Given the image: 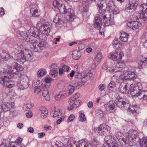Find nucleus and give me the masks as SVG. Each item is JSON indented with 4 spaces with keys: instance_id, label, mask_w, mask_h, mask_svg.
<instances>
[{
    "instance_id": "nucleus-46",
    "label": "nucleus",
    "mask_w": 147,
    "mask_h": 147,
    "mask_svg": "<svg viewBox=\"0 0 147 147\" xmlns=\"http://www.w3.org/2000/svg\"><path fill=\"white\" fill-rule=\"evenodd\" d=\"M115 135L116 136L117 139L120 142L121 141L124 139L122 137L123 134L120 131L116 132L115 133Z\"/></svg>"
},
{
    "instance_id": "nucleus-51",
    "label": "nucleus",
    "mask_w": 147,
    "mask_h": 147,
    "mask_svg": "<svg viewBox=\"0 0 147 147\" xmlns=\"http://www.w3.org/2000/svg\"><path fill=\"white\" fill-rule=\"evenodd\" d=\"M113 45L115 46L116 47L120 48L121 46V45L119 43L118 39L117 38H115L113 41Z\"/></svg>"
},
{
    "instance_id": "nucleus-40",
    "label": "nucleus",
    "mask_w": 147,
    "mask_h": 147,
    "mask_svg": "<svg viewBox=\"0 0 147 147\" xmlns=\"http://www.w3.org/2000/svg\"><path fill=\"white\" fill-rule=\"evenodd\" d=\"M42 95L46 100L49 101L50 100V97L49 96V91L47 88H45L43 90Z\"/></svg>"
},
{
    "instance_id": "nucleus-48",
    "label": "nucleus",
    "mask_w": 147,
    "mask_h": 147,
    "mask_svg": "<svg viewBox=\"0 0 147 147\" xmlns=\"http://www.w3.org/2000/svg\"><path fill=\"white\" fill-rule=\"evenodd\" d=\"M33 104L31 103H28L24 105L23 107L24 111H27L32 108L33 106Z\"/></svg>"
},
{
    "instance_id": "nucleus-44",
    "label": "nucleus",
    "mask_w": 147,
    "mask_h": 147,
    "mask_svg": "<svg viewBox=\"0 0 147 147\" xmlns=\"http://www.w3.org/2000/svg\"><path fill=\"white\" fill-rule=\"evenodd\" d=\"M85 73L84 74V76H83V77L81 78V82H80L77 84V86L80 87L82 85L84 84L89 79H87Z\"/></svg>"
},
{
    "instance_id": "nucleus-55",
    "label": "nucleus",
    "mask_w": 147,
    "mask_h": 147,
    "mask_svg": "<svg viewBox=\"0 0 147 147\" xmlns=\"http://www.w3.org/2000/svg\"><path fill=\"white\" fill-rule=\"evenodd\" d=\"M84 73L82 72L81 73L77 72L76 73L75 75V78H76L78 79H81L83 76H84Z\"/></svg>"
},
{
    "instance_id": "nucleus-5",
    "label": "nucleus",
    "mask_w": 147,
    "mask_h": 147,
    "mask_svg": "<svg viewBox=\"0 0 147 147\" xmlns=\"http://www.w3.org/2000/svg\"><path fill=\"white\" fill-rule=\"evenodd\" d=\"M102 2L97 3V5L99 8L98 13L100 14H102L103 21L105 26H109L112 25L114 23L111 20L110 14L108 11H106V7L104 6Z\"/></svg>"
},
{
    "instance_id": "nucleus-61",
    "label": "nucleus",
    "mask_w": 147,
    "mask_h": 147,
    "mask_svg": "<svg viewBox=\"0 0 147 147\" xmlns=\"http://www.w3.org/2000/svg\"><path fill=\"white\" fill-rule=\"evenodd\" d=\"M126 138H125V140L124 139L121 141V142L120 143L121 144V147H127L126 144H128L126 142Z\"/></svg>"
},
{
    "instance_id": "nucleus-42",
    "label": "nucleus",
    "mask_w": 147,
    "mask_h": 147,
    "mask_svg": "<svg viewBox=\"0 0 147 147\" xmlns=\"http://www.w3.org/2000/svg\"><path fill=\"white\" fill-rule=\"evenodd\" d=\"M39 38L40 41L42 44V43H44V45H45L46 44V40L47 39V37L45 35L43 34H39V37H38Z\"/></svg>"
},
{
    "instance_id": "nucleus-37",
    "label": "nucleus",
    "mask_w": 147,
    "mask_h": 147,
    "mask_svg": "<svg viewBox=\"0 0 147 147\" xmlns=\"http://www.w3.org/2000/svg\"><path fill=\"white\" fill-rule=\"evenodd\" d=\"M105 143H107L109 144L111 143V145L113 143H116L115 140L110 135L106 136L105 138Z\"/></svg>"
},
{
    "instance_id": "nucleus-12",
    "label": "nucleus",
    "mask_w": 147,
    "mask_h": 147,
    "mask_svg": "<svg viewBox=\"0 0 147 147\" xmlns=\"http://www.w3.org/2000/svg\"><path fill=\"white\" fill-rule=\"evenodd\" d=\"M138 5V0H129L128 3L125 8V11L131 13L135 10Z\"/></svg>"
},
{
    "instance_id": "nucleus-38",
    "label": "nucleus",
    "mask_w": 147,
    "mask_h": 147,
    "mask_svg": "<svg viewBox=\"0 0 147 147\" xmlns=\"http://www.w3.org/2000/svg\"><path fill=\"white\" fill-rule=\"evenodd\" d=\"M72 56L74 59L77 60L80 58L81 56V53L80 51L75 50L73 52Z\"/></svg>"
},
{
    "instance_id": "nucleus-18",
    "label": "nucleus",
    "mask_w": 147,
    "mask_h": 147,
    "mask_svg": "<svg viewBox=\"0 0 147 147\" xmlns=\"http://www.w3.org/2000/svg\"><path fill=\"white\" fill-rule=\"evenodd\" d=\"M26 5L27 6V7H31L30 12L33 17H36L40 15V13L38 12V10L37 9H34L33 7L35 6V5L32 4L30 1H28L26 3Z\"/></svg>"
},
{
    "instance_id": "nucleus-36",
    "label": "nucleus",
    "mask_w": 147,
    "mask_h": 147,
    "mask_svg": "<svg viewBox=\"0 0 147 147\" xmlns=\"http://www.w3.org/2000/svg\"><path fill=\"white\" fill-rule=\"evenodd\" d=\"M129 36V35L128 34L125 32H121V36L119 38L121 40L126 42L127 41Z\"/></svg>"
},
{
    "instance_id": "nucleus-6",
    "label": "nucleus",
    "mask_w": 147,
    "mask_h": 147,
    "mask_svg": "<svg viewBox=\"0 0 147 147\" xmlns=\"http://www.w3.org/2000/svg\"><path fill=\"white\" fill-rule=\"evenodd\" d=\"M24 50L23 45H21L18 47L16 48L14 52L12 53L11 57L17 60L20 63H23L26 61V59L24 57Z\"/></svg>"
},
{
    "instance_id": "nucleus-57",
    "label": "nucleus",
    "mask_w": 147,
    "mask_h": 147,
    "mask_svg": "<svg viewBox=\"0 0 147 147\" xmlns=\"http://www.w3.org/2000/svg\"><path fill=\"white\" fill-rule=\"evenodd\" d=\"M102 57V55L100 53H98L96 56V57L95 59V60L97 61L98 62L100 61Z\"/></svg>"
},
{
    "instance_id": "nucleus-56",
    "label": "nucleus",
    "mask_w": 147,
    "mask_h": 147,
    "mask_svg": "<svg viewBox=\"0 0 147 147\" xmlns=\"http://www.w3.org/2000/svg\"><path fill=\"white\" fill-rule=\"evenodd\" d=\"M115 86V84L114 82H111L109 84L108 86V89L109 90H111L113 88H114Z\"/></svg>"
},
{
    "instance_id": "nucleus-3",
    "label": "nucleus",
    "mask_w": 147,
    "mask_h": 147,
    "mask_svg": "<svg viewBox=\"0 0 147 147\" xmlns=\"http://www.w3.org/2000/svg\"><path fill=\"white\" fill-rule=\"evenodd\" d=\"M116 104L118 107L123 109H127L128 112L134 116L136 115L138 113L139 107L136 105L130 106L128 100H125L124 101L122 99L120 98L117 100Z\"/></svg>"
},
{
    "instance_id": "nucleus-33",
    "label": "nucleus",
    "mask_w": 147,
    "mask_h": 147,
    "mask_svg": "<svg viewBox=\"0 0 147 147\" xmlns=\"http://www.w3.org/2000/svg\"><path fill=\"white\" fill-rule=\"evenodd\" d=\"M51 115L53 117H56L59 116L61 115V113L58 110H56L55 108L51 109Z\"/></svg>"
},
{
    "instance_id": "nucleus-60",
    "label": "nucleus",
    "mask_w": 147,
    "mask_h": 147,
    "mask_svg": "<svg viewBox=\"0 0 147 147\" xmlns=\"http://www.w3.org/2000/svg\"><path fill=\"white\" fill-rule=\"evenodd\" d=\"M74 115L73 114H71L69 116L67 119V121L68 122H71L74 120Z\"/></svg>"
},
{
    "instance_id": "nucleus-30",
    "label": "nucleus",
    "mask_w": 147,
    "mask_h": 147,
    "mask_svg": "<svg viewBox=\"0 0 147 147\" xmlns=\"http://www.w3.org/2000/svg\"><path fill=\"white\" fill-rule=\"evenodd\" d=\"M77 147H92V145L90 143L85 141L84 140H81L78 146L76 145Z\"/></svg>"
},
{
    "instance_id": "nucleus-15",
    "label": "nucleus",
    "mask_w": 147,
    "mask_h": 147,
    "mask_svg": "<svg viewBox=\"0 0 147 147\" xmlns=\"http://www.w3.org/2000/svg\"><path fill=\"white\" fill-rule=\"evenodd\" d=\"M0 83L9 88H11L15 85L14 82L7 76L0 78Z\"/></svg>"
},
{
    "instance_id": "nucleus-24",
    "label": "nucleus",
    "mask_w": 147,
    "mask_h": 147,
    "mask_svg": "<svg viewBox=\"0 0 147 147\" xmlns=\"http://www.w3.org/2000/svg\"><path fill=\"white\" fill-rule=\"evenodd\" d=\"M37 28L33 26L30 28L28 32L31 36L36 38L39 37V31Z\"/></svg>"
},
{
    "instance_id": "nucleus-49",
    "label": "nucleus",
    "mask_w": 147,
    "mask_h": 147,
    "mask_svg": "<svg viewBox=\"0 0 147 147\" xmlns=\"http://www.w3.org/2000/svg\"><path fill=\"white\" fill-rule=\"evenodd\" d=\"M140 9L141 11H145L147 15V4L146 3L142 4L140 7Z\"/></svg>"
},
{
    "instance_id": "nucleus-9",
    "label": "nucleus",
    "mask_w": 147,
    "mask_h": 147,
    "mask_svg": "<svg viewBox=\"0 0 147 147\" xmlns=\"http://www.w3.org/2000/svg\"><path fill=\"white\" fill-rule=\"evenodd\" d=\"M80 96V93H77L74 94L70 98L68 101V102L71 107H68V110H71L74 107H77L79 106L81 100H78V99Z\"/></svg>"
},
{
    "instance_id": "nucleus-64",
    "label": "nucleus",
    "mask_w": 147,
    "mask_h": 147,
    "mask_svg": "<svg viewBox=\"0 0 147 147\" xmlns=\"http://www.w3.org/2000/svg\"><path fill=\"white\" fill-rule=\"evenodd\" d=\"M55 145L57 146L55 147H65V146L63 145V143H59L58 142H56Z\"/></svg>"
},
{
    "instance_id": "nucleus-7",
    "label": "nucleus",
    "mask_w": 147,
    "mask_h": 147,
    "mask_svg": "<svg viewBox=\"0 0 147 147\" xmlns=\"http://www.w3.org/2000/svg\"><path fill=\"white\" fill-rule=\"evenodd\" d=\"M126 142L130 146H132L136 139L139 140L138 131L136 130L131 129L126 134Z\"/></svg>"
},
{
    "instance_id": "nucleus-23",
    "label": "nucleus",
    "mask_w": 147,
    "mask_h": 147,
    "mask_svg": "<svg viewBox=\"0 0 147 147\" xmlns=\"http://www.w3.org/2000/svg\"><path fill=\"white\" fill-rule=\"evenodd\" d=\"M100 15H98L95 17L94 26L95 28L97 29H99L102 23L101 18L102 17V14Z\"/></svg>"
},
{
    "instance_id": "nucleus-26",
    "label": "nucleus",
    "mask_w": 147,
    "mask_h": 147,
    "mask_svg": "<svg viewBox=\"0 0 147 147\" xmlns=\"http://www.w3.org/2000/svg\"><path fill=\"white\" fill-rule=\"evenodd\" d=\"M115 67H116L117 69L121 70L119 75L123 72L124 71L123 69H121L124 67L125 65V62L123 61H116L115 63Z\"/></svg>"
},
{
    "instance_id": "nucleus-47",
    "label": "nucleus",
    "mask_w": 147,
    "mask_h": 147,
    "mask_svg": "<svg viewBox=\"0 0 147 147\" xmlns=\"http://www.w3.org/2000/svg\"><path fill=\"white\" fill-rule=\"evenodd\" d=\"M1 58L4 60L7 61L10 59L11 57L10 55L5 53H3L1 54Z\"/></svg>"
},
{
    "instance_id": "nucleus-21",
    "label": "nucleus",
    "mask_w": 147,
    "mask_h": 147,
    "mask_svg": "<svg viewBox=\"0 0 147 147\" xmlns=\"http://www.w3.org/2000/svg\"><path fill=\"white\" fill-rule=\"evenodd\" d=\"M124 56L123 52L120 51L119 52V54L116 51L111 52L109 55V58L115 60L117 59H121Z\"/></svg>"
},
{
    "instance_id": "nucleus-32",
    "label": "nucleus",
    "mask_w": 147,
    "mask_h": 147,
    "mask_svg": "<svg viewBox=\"0 0 147 147\" xmlns=\"http://www.w3.org/2000/svg\"><path fill=\"white\" fill-rule=\"evenodd\" d=\"M143 88L141 82H138L135 85H134L132 91H131V93L132 92H134L135 90L138 91H140Z\"/></svg>"
},
{
    "instance_id": "nucleus-35",
    "label": "nucleus",
    "mask_w": 147,
    "mask_h": 147,
    "mask_svg": "<svg viewBox=\"0 0 147 147\" xmlns=\"http://www.w3.org/2000/svg\"><path fill=\"white\" fill-rule=\"evenodd\" d=\"M127 85L126 83H121L120 85L119 88V90L121 92L123 93H126L127 91Z\"/></svg>"
},
{
    "instance_id": "nucleus-4",
    "label": "nucleus",
    "mask_w": 147,
    "mask_h": 147,
    "mask_svg": "<svg viewBox=\"0 0 147 147\" xmlns=\"http://www.w3.org/2000/svg\"><path fill=\"white\" fill-rule=\"evenodd\" d=\"M118 74L117 73L113 75L112 77V79L116 80V82H118L128 80H133L137 78V76L134 72L129 71H124L119 76Z\"/></svg>"
},
{
    "instance_id": "nucleus-52",
    "label": "nucleus",
    "mask_w": 147,
    "mask_h": 147,
    "mask_svg": "<svg viewBox=\"0 0 147 147\" xmlns=\"http://www.w3.org/2000/svg\"><path fill=\"white\" fill-rule=\"evenodd\" d=\"M6 72V69L3 68H1L0 71V78H3L4 77H5V75Z\"/></svg>"
},
{
    "instance_id": "nucleus-17",
    "label": "nucleus",
    "mask_w": 147,
    "mask_h": 147,
    "mask_svg": "<svg viewBox=\"0 0 147 147\" xmlns=\"http://www.w3.org/2000/svg\"><path fill=\"white\" fill-rule=\"evenodd\" d=\"M16 35L19 38L26 42H29L30 41V38L28 36L27 33L26 32L18 31Z\"/></svg>"
},
{
    "instance_id": "nucleus-39",
    "label": "nucleus",
    "mask_w": 147,
    "mask_h": 147,
    "mask_svg": "<svg viewBox=\"0 0 147 147\" xmlns=\"http://www.w3.org/2000/svg\"><path fill=\"white\" fill-rule=\"evenodd\" d=\"M65 94V91L61 92L55 96V98L57 100H60L64 98Z\"/></svg>"
},
{
    "instance_id": "nucleus-16",
    "label": "nucleus",
    "mask_w": 147,
    "mask_h": 147,
    "mask_svg": "<svg viewBox=\"0 0 147 147\" xmlns=\"http://www.w3.org/2000/svg\"><path fill=\"white\" fill-rule=\"evenodd\" d=\"M134 92H132L131 95L132 96H137L139 99L145 100L147 99V91L143 90L139 91L135 90Z\"/></svg>"
},
{
    "instance_id": "nucleus-2",
    "label": "nucleus",
    "mask_w": 147,
    "mask_h": 147,
    "mask_svg": "<svg viewBox=\"0 0 147 147\" xmlns=\"http://www.w3.org/2000/svg\"><path fill=\"white\" fill-rule=\"evenodd\" d=\"M53 5L55 7L59 9L60 12L65 14V18L69 22H72L76 18L74 10L70 8L67 9L64 4H60L57 1L55 0L53 2Z\"/></svg>"
},
{
    "instance_id": "nucleus-50",
    "label": "nucleus",
    "mask_w": 147,
    "mask_h": 147,
    "mask_svg": "<svg viewBox=\"0 0 147 147\" xmlns=\"http://www.w3.org/2000/svg\"><path fill=\"white\" fill-rule=\"evenodd\" d=\"M126 85H127V91L129 92L131 94V91H132L133 88L134 86V85L132 84H130L128 83H126Z\"/></svg>"
},
{
    "instance_id": "nucleus-13",
    "label": "nucleus",
    "mask_w": 147,
    "mask_h": 147,
    "mask_svg": "<svg viewBox=\"0 0 147 147\" xmlns=\"http://www.w3.org/2000/svg\"><path fill=\"white\" fill-rule=\"evenodd\" d=\"M1 107L2 110L4 112L9 111L10 113L13 114L16 112L15 111L14 103L13 102L4 103L1 105Z\"/></svg>"
},
{
    "instance_id": "nucleus-31",
    "label": "nucleus",
    "mask_w": 147,
    "mask_h": 147,
    "mask_svg": "<svg viewBox=\"0 0 147 147\" xmlns=\"http://www.w3.org/2000/svg\"><path fill=\"white\" fill-rule=\"evenodd\" d=\"M102 2L104 4L103 2L102 1H100V0L99 1H98L97 2V3L98 2ZM106 8H107L110 11L113 9L114 8H115V5L112 1H110L106 5V6H105L104 5H103Z\"/></svg>"
},
{
    "instance_id": "nucleus-41",
    "label": "nucleus",
    "mask_w": 147,
    "mask_h": 147,
    "mask_svg": "<svg viewBox=\"0 0 147 147\" xmlns=\"http://www.w3.org/2000/svg\"><path fill=\"white\" fill-rule=\"evenodd\" d=\"M140 147H147V138L143 137L140 141Z\"/></svg>"
},
{
    "instance_id": "nucleus-10",
    "label": "nucleus",
    "mask_w": 147,
    "mask_h": 147,
    "mask_svg": "<svg viewBox=\"0 0 147 147\" xmlns=\"http://www.w3.org/2000/svg\"><path fill=\"white\" fill-rule=\"evenodd\" d=\"M109 127L105 123H103L98 127L94 129V131L96 134L104 135L109 133Z\"/></svg>"
},
{
    "instance_id": "nucleus-59",
    "label": "nucleus",
    "mask_w": 147,
    "mask_h": 147,
    "mask_svg": "<svg viewBox=\"0 0 147 147\" xmlns=\"http://www.w3.org/2000/svg\"><path fill=\"white\" fill-rule=\"evenodd\" d=\"M110 11L112 12L113 14H116L119 13V11L117 8L116 7H115L113 9L111 10Z\"/></svg>"
},
{
    "instance_id": "nucleus-28",
    "label": "nucleus",
    "mask_w": 147,
    "mask_h": 147,
    "mask_svg": "<svg viewBox=\"0 0 147 147\" xmlns=\"http://www.w3.org/2000/svg\"><path fill=\"white\" fill-rule=\"evenodd\" d=\"M95 112L96 116L100 119H102L105 115V112L100 109L96 110Z\"/></svg>"
},
{
    "instance_id": "nucleus-8",
    "label": "nucleus",
    "mask_w": 147,
    "mask_h": 147,
    "mask_svg": "<svg viewBox=\"0 0 147 147\" xmlns=\"http://www.w3.org/2000/svg\"><path fill=\"white\" fill-rule=\"evenodd\" d=\"M43 19H41L37 24L36 27L39 28V31L42 34L46 36H48L51 31V26L48 22H46L42 25V22Z\"/></svg>"
},
{
    "instance_id": "nucleus-63",
    "label": "nucleus",
    "mask_w": 147,
    "mask_h": 147,
    "mask_svg": "<svg viewBox=\"0 0 147 147\" xmlns=\"http://www.w3.org/2000/svg\"><path fill=\"white\" fill-rule=\"evenodd\" d=\"M34 91L35 93H38L41 91V90L38 87L36 86L34 88Z\"/></svg>"
},
{
    "instance_id": "nucleus-14",
    "label": "nucleus",
    "mask_w": 147,
    "mask_h": 147,
    "mask_svg": "<svg viewBox=\"0 0 147 147\" xmlns=\"http://www.w3.org/2000/svg\"><path fill=\"white\" fill-rule=\"evenodd\" d=\"M142 11L141 13L138 12L134 13L131 17L132 20L136 21L142 20L144 21L146 20H147V15L146 14V13L145 11Z\"/></svg>"
},
{
    "instance_id": "nucleus-25",
    "label": "nucleus",
    "mask_w": 147,
    "mask_h": 147,
    "mask_svg": "<svg viewBox=\"0 0 147 147\" xmlns=\"http://www.w3.org/2000/svg\"><path fill=\"white\" fill-rule=\"evenodd\" d=\"M127 25L128 27L133 29H135L138 28L141 26V24L138 21L133 20L127 24Z\"/></svg>"
},
{
    "instance_id": "nucleus-53",
    "label": "nucleus",
    "mask_w": 147,
    "mask_h": 147,
    "mask_svg": "<svg viewBox=\"0 0 147 147\" xmlns=\"http://www.w3.org/2000/svg\"><path fill=\"white\" fill-rule=\"evenodd\" d=\"M46 74V71L43 69L39 70L37 72L38 76L41 77L44 76Z\"/></svg>"
},
{
    "instance_id": "nucleus-58",
    "label": "nucleus",
    "mask_w": 147,
    "mask_h": 147,
    "mask_svg": "<svg viewBox=\"0 0 147 147\" xmlns=\"http://www.w3.org/2000/svg\"><path fill=\"white\" fill-rule=\"evenodd\" d=\"M83 8L82 13L83 15L84 16V14L88 11V7L87 6H85L83 7Z\"/></svg>"
},
{
    "instance_id": "nucleus-54",
    "label": "nucleus",
    "mask_w": 147,
    "mask_h": 147,
    "mask_svg": "<svg viewBox=\"0 0 147 147\" xmlns=\"http://www.w3.org/2000/svg\"><path fill=\"white\" fill-rule=\"evenodd\" d=\"M68 89L69 91L68 95H71L74 92L75 90L74 86L71 85L68 86Z\"/></svg>"
},
{
    "instance_id": "nucleus-19",
    "label": "nucleus",
    "mask_w": 147,
    "mask_h": 147,
    "mask_svg": "<svg viewBox=\"0 0 147 147\" xmlns=\"http://www.w3.org/2000/svg\"><path fill=\"white\" fill-rule=\"evenodd\" d=\"M115 104L116 105V103H115L114 101L111 100L109 102L105 103L104 106L106 111L108 112H111L112 111H114L115 110Z\"/></svg>"
},
{
    "instance_id": "nucleus-45",
    "label": "nucleus",
    "mask_w": 147,
    "mask_h": 147,
    "mask_svg": "<svg viewBox=\"0 0 147 147\" xmlns=\"http://www.w3.org/2000/svg\"><path fill=\"white\" fill-rule=\"evenodd\" d=\"M147 59L146 58H143L138 62V67L139 68H142L143 66L145 65V62L147 61Z\"/></svg>"
},
{
    "instance_id": "nucleus-34",
    "label": "nucleus",
    "mask_w": 147,
    "mask_h": 147,
    "mask_svg": "<svg viewBox=\"0 0 147 147\" xmlns=\"http://www.w3.org/2000/svg\"><path fill=\"white\" fill-rule=\"evenodd\" d=\"M40 110L41 111V117L43 119L46 118L48 114L47 109L44 107H41Z\"/></svg>"
},
{
    "instance_id": "nucleus-1",
    "label": "nucleus",
    "mask_w": 147,
    "mask_h": 147,
    "mask_svg": "<svg viewBox=\"0 0 147 147\" xmlns=\"http://www.w3.org/2000/svg\"><path fill=\"white\" fill-rule=\"evenodd\" d=\"M23 67L16 63H14L12 66L10 67L8 73V74H17L20 79V80L17 82L18 87L20 90H23L29 86V80L28 78L22 73Z\"/></svg>"
},
{
    "instance_id": "nucleus-29",
    "label": "nucleus",
    "mask_w": 147,
    "mask_h": 147,
    "mask_svg": "<svg viewBox=\"0 0 147 147\" xmlns=\"http://www.w3.org/2000/svg\"><path fill=\"white\" fill-rule=\"evenodd\" d=\"M24 49L23 50L24 54L26 59V61L30 60L31 59V56L30 53V51L28 49H26L24 45Z\"/></svg>"
},
{
    "instance_id": "nucleus-62",
    "label": "nucleus",
    "mask_w": 147,
    "mask_h": 147,
    "mask_svg": "<svg viewBox=\"0 0 147 147\" xmlns=\"http://www.w3.org/2000/svg\"><path fill=\"white\" fill-rule=\"evenodd\" d=\"M22 141V138H19L17 139L16 141V145H19L20 144L21 142Z\"/></svg>"
},
{
    "instance_id": "nucleus-22",
    "label": "nucleus",
    "mask_w": 147,
    "mask_h": 147,
    "mask_svg": "<svg viewBox=\"0 0 147 147\" xmlns=\"http://www.w3.org/2000/svg\"><path fill=\"white\" fill-rule=\"evenodd\" d=\"M57 65L56 63H53L50 66V71L49 74L54 78L56 77L58 75Z\"/></svg>"
},
{
    "instance_id": "nucleus-27",
    "label": "nucleus",
    "mask_w": 147,
    "mask_h": 147,
    "mask_svg": "<svg viewBox=\"0 0 147 147\" xmlns=\"http://www.w3.org/2000/svg\"><path fill=\"white\" fill-rule=\"evenodd\" d=\"M62 15L61 14H57L56 15L55 17L53 20L56 26L59 27L58 25H60L62 24Z\"/></svg>"
},
{
    "instance_id": "nucleus-11",
    "label": "nucleus",
    "mask_w": 147,
    "mask_h": 147,
    "mask_svg": "<svg viewBox=\"0 0 147 147\" xmlns=\"http://www.w3.org/2000/svg\"><path fill=\"white\" fill-rule=\"evenodd\" d=\"M44 43L42 44L40 42H38L37 40H34L31 41L30 47L34 52L40 53L43 50L45 45Z\"/></svg>"
},
{
    "instance_id": "nucleus-43",
    "label": "nucleus",
    "mask_w": 147,
    "mask_h": 147,
    "mask_svg": "<svg viewBox=\"0 0 147 147\" xmlns=\"http://www.w3.org/2000/svg\"><path fill=\"white\" fill-rule=\"evenodd\" d=\"M79 120L80 121L83 122L86 120V117L84 113V112L82 111H81L79 112Z\"/></svg>"
},
{
    "instance_id": "nucleus-20",
    "label": "nucleus",
    "mask_w": 147,
    "mask_h": 147,
    "mask_svg": "<svg viewBox=\"0 0 147 147\" xmlns=\"http://www.w3.org/2000/svg\"><path fill=\"white\" fill-rule=\"evenodd\" d=\"M102 68L103 69H106L107 72L111 73H115V74L114 75H115L117 73H119L118 76H119L121 70L117 69L116 67H115V65L113 67H108L106 64H104L102 66Z\"/></svg>"
}]
</instances>
